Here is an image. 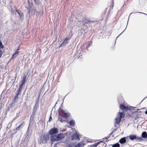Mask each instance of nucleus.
<instances>
[{
  "label": "nucleus",
  "mask_w": 147,
  "mask_h": 147,
  "mask_svg": "<svg viewBox=\"0 0 147 147\" xmlns=\"http://www.w3.org/2000/svg\"><path fill=\"white\" fill-rule=\"evenodd\" d=\"M58 132V129L55 127H54L51 129L49 131V134L52 135L55 134H57Z\"/></svg>",
  "instance_id": "1"
},
{
  "label": "nucleus",
  "mask_w": 147,
  "mask_h": 147,
  "mask_svg": "<svg viewBox=\"0 0 147 147\" xmlns=\"http://www.w3.org/2000/svg\"><path fill=\"white\" fill-rule=\"evenodd\" d=\"M145 113L146 114H147V110L145 111Z\"/></svg>",
  "instance_id": "41"
},
{
  "label": "nucleus",
  "mask_w": 147,
  "mask_h": 147,
  "mask_svg": "<svg viewBox=\"0 0 147 147\" xmlns=\"http://www.w3.org/2000/svg\"><path fill=\"white\" fill-rule=\"evenodd\" d=\"M17 55H16L15 53H14L12 55V58L13 59H15Z\"/></svg>",
  "instance_id": "30"
},
{
  "label": "nucleus",
  "mask_w": 147,
  "mask_h": 147,
  "mask_svg": "<svg viewBox=\"0 0 147 147\" xmlns=\"http://www.w3.org/2000/svg\"><path fill=\"white\" fill-rule=\"evenodd\" d=\"M87 142H90V141H88V140H87Z\"/></svg>",
  "instance_id": "43"
},
{
  "label": "nucleus",
  "mask_w": 147,
  "mask_h": 147,
  "mask_svg": "<svg viewBox=\"0 0 147 147\" xmlns=\"http://www.w3.org/2000/svg\"><path fill=\"white\" fill-rule=\"evenodd\" d=\"M142 138L144 139H146L147 138V133L146 131H143L142 134Z\"/></svg>",
  "instance_id": "18"
},
{
  "label": "nucleus",
  "mask_w": 147,
  "mask_h": 147,
  "mask_svg": "<svg viewBox=\"0 0 147 147\" xmlns=\"http://www.w3.org/2000/svg\"><path fill=\"white\" fill-rule=\"evenodd\" d=\"M29 3V1H28V4L29 5V3Z\"/></svg>",
  "instance_id": "44"
},
{
  "label": "nucleus",
  "mask_w": 147,
  "mask_h": 147,
  "mask_svg": "<svg viewBox=\"0 0 147 147\" xmlns=\"http://www.w3.org/2000/svg\"><path fill=\"white\" fill-rule=\"evenodd\" d=\"M57 103V102H56V104H56Z\"/></svg>",
  "instance_id": "48"
},
{
  "label": "nucleus",
  "mask_w": 147,
  "mask_h": 147,
  "mask_svg": "<svg viewBox=\"0 0 147 147\" xmlns=\"http://www.w3.org/2000/svg\"><path fill=\"white\" fill-rule=\"evenodd\" d=\"M69 123L70 126H73L75 124V122L74 120L72 119L69 122Z\"/></svg>",
  "instance_id": "19"
},
{
  "label": "nucleus",
  "mask_w": 147,
  "mask_h": 147,
  "mask_svg": "<svg viewBox=\"0 0 147 147\" xmlns=\"http://www.w3.org/2000/svg\"><path fill=\"white\" fill-rule=\"evenodd\" d=\"M85 145L82 142H80L76 145L74 147H82Z\"/></svg>",
  "instance_id": "12"
},
{
  "label": "nucleus",
  "mask_w": 147,
  "mask_h": 147,
  "mask_svg": "<svg viewBox=\"0 0 147 147\" xmlns=\"http://www.w3.org/2000/svg\"><path fill=\"white\" fill-rule=\"evenodd\" d=\"M59 113H61L63 114L64 113V111L62 109H61L60 108H59Z\"/></svg>",
  "instance_id": "25"
},
{
  "label": "nucleus",
  "mask_w": 147,
  "mask_h": 147,
  "mask_svg": "<svg viewBox=\"0 0 147 147\" xmlns=\"http://www.w3.org/2000/svg\"><path fill=\"white\" fill-rule=\"evenodd\" d=\"M54 147H57V144H55V145L54 146Z\"/></svg>",
  "instance_id": "40"
},
{
  "label": "nucleus",
  "mask_w": 147,
  "mask_h": 147,
  "mask_svg": "<svg viewBox=\"0 0 147 147\" xmlns=\"http://www.w3.org/2000/svg\"><path fill=\"white\" fill-rule=\"evenodd\" d=\"M42 139L45 142H47L48 140L49 139V135L48 134L43 135L42 136Z\"/></svg>",
  "instance_id": "11"
},
{
  "label": "nucleus",
  "mask_w": 147,
  "mask_h": 147,
  "mask_svg": "<svg viewBox=\"0 0 147 147\" xmlns=\"http://www.w3.org/2000/svg\"><path fill=\"white\" fill-rule=\"evenodd\" d=\"M28 12H30V10H28Z\"/></svg>",
  "instance_id": "47"
},
{
  "label": "nucleus",
  "mask_w": 147,
  "mask_h": 147,
  "mask_svg": "<svg viewBox=\"0 0 147 147\" xmlns=\"http://www.w3.org/2000/svg\"><path fill=\"white\" fill-rule=\"evenodd\" d=\"M51 140L53 142L55 141H57V138L56 135H53L51 137Z\"/></svg>",
  "instance_id": "8"
},
{
  "label": "nucleus",
  "mask_w": 147,
  "mask_h": 147,
  "mask_svg": "<svg viewBox=\"0 0 147 147\" xmlns=\"http://www.w3.org/2000/svg\"><path fill=\"white\" fill-rule=\"evenodd\" d=\"M64 115L66 116V117H67L70 116V114L69 113H63Z\"/></svg>",
  "instance_id": "27"
},
{
  "label": "nucleus",
  "mask_w": 147,
  "mask_h": 147,
  "mask_svg": "<svg viewBox=\"0 0 147 147\" xmlns=\"http://www.w3.org/2000/svg\"><path fill=\"white\" fill-rule=\"evenodd\" d=\"M56 135L58 141L63 138L64 137L63 135L61 133L59 134Z\"/></svg>",
  "instance_id": "13"
},
{
  "label": "nucleus",
  "mask_w": 147,
  "mask_h": 147,
  "mask_svg": "<svg viewBox=\"0 0 147 147\" xmlns=\"http://www.w3.org/2000/svg\"><path fill=\"white\" fill-rule=\"evenodd\" d=\"M19 50V49H17L14 53H15L16 55H18L19 53V52L18 51Z\"/></svg>",
  "instance_id": "31"
},
{
  "label": "nucleus",
  "mask_w": 147,
  "mask_h": 147,
  "mask_svg": "<svg viewBox=\"0 0 147 147\" xmlns=\"http://www.w3.org/2000/svg\"><path fill=\"white\" fill-rule=\"evenodd\" d=\"M142 137H137V138L136 139H137V140H139V141H141L142 140Z\"/></svg>",
  "instance_id": "34"
},
{
  "label": "nucleus",
  "mask_w": 147,
  "mask_h": 147,
  "mask_svg": "<svg viewBox=\"0 0 147 147\" xmlns=\"http://www.w3.org/2000/svg\"><path fill=\"white\" fill-rule=\"evenodd\" d=\"M78 139L79 140H80L79 138V135L77 132H76L75 133L73 134L71 136L72 140H75Z\"/></svg>",
  "instance_id": "3"
},
{
  "label": "nucleus",
  "mask_w": 147,
  "mask_h": 147,
  "mask_svg": "<svg viewBox=\"0 0 147 147\" xmlns=\"http://www.w3.org/2000/svg\"><path fill=\"white\" fill-rule=\"evenodd\" d=\"M131 13L130 14V15H131Z\"/></svg>",
  "instance_id": "49"
},
{
  "label": "nucleus",
  "mask_w": 147,
  "mask_h": 147,
  "mask_svg": "<svg viewBox=\"0 0 147 147\" xmlns=\"http://www.w3.org/2000/svg\"><path fill=\"white\" fill-rule=\"evenodd\" d=\"M113 132L112 133H111V134H110V135H111Z\"/></svg>",
  "instance_id": "46"
},
{
  "label": "nucleus",
  "mask_w": 147,
  "mask_h": 147,
  "mask_svg": "<svg viewBox=\"0 0 147 147\" xmlns=\"http://www.w3.org/2000/svg\"><path fill=\"white\" fill-rule=\"evenodd\" d=\"M2 54V52L1 50H0V58L1 57V56Z\"/></svg>",
  "instance_id": "35"
},
{
  "label": "nucleus",
  "mask_w": 147,
  "mask_h": 147,
  "mask_svg": "<svg viewBox=\"0 0 147 147\" xmlns=\"http://www.w3.org/2000/svg\"><path fill=\"white\" fill-rule=\"evenodd\" d=\"M24 85H23L20 84L19 85V88L18 89V90L21 91L22 90V89L23 88V87H24Z\"/></svg>",
  "instance_id": "22"
},
{
  "label": "nucleus",
  "mask_w": 147,
  "mask_h": 147,
  "mask_svg": "<svg viewBox=\"0 0 147 147\" xmlns=\"http://www.w3.org/2000/svg\"><path fill=\"white\" fill-rule=\"evenodd\" d=\"M68 39L67 38H65L64 41L60 45L59 47H64L66 45L68 42Z\"/></svg>",
  "instance_id": "10"
},
{
  "label": "nucleus",
  "mask_w": 147,
  "mask_h": 147,
  "mask_svg": "<svg viewBox=\"0 0 147 147\" xmlns=\"http://www.w3.org/2000/svg\"><path fill=\"white\" fill-rule=\"evenodd\" d=\"M18 98V95L16 94L14 100V101H17Z\"/></svg>",
  "instance_id": "26"
},
{
  "label": "nucleus",
  "mask_w": 147,
  "mask_h": 147,
  "mask_svg": "<svg viewBox=\"0 0 147 147\" xmlns=\"http://www.w3.org/2000/svg\"><path fill=\"white\" fill-rule=\"evenodd\" d=\"M126 140L125 138H122L120 139L119 141V142L121 144H123L126 142Z\"/></svg>",
  "instance_id": "14"
},
{
  "label": "nucleus",
  "mask_w": 147,
  "mask_h": 147,
  "mask_svg": "<svg viewBox=\"0 0 147 147\" xmlns=\"http://www.w3.org/2000/svg\"><path fill=\"white\" fill-rule=\"evenodd\" d=\"M21 91L18 90H17L16 91V94L18 95L21 93Z\"/></svg>",
  "instance_id": "28"
},
{
  "label": "nucleus",
  "mask_w": 147,
  "mask_h": 147,
  "mask_svg": "<svg viewBox=\"0 0 147 147\" xmlns=\"http://www.w3.org/2000/svg\"><path fill=\"white\" fill-rule=\"evenodd\" d=\"M0 47L2 48L3 47V46L1 41H0Z\"/></svg>",
  "instance_id": "32"
},
{
  "label": "nucleus",
  "mask_w": 147,
  "mask_h": 147,
  "mask_svg": "<svg viewBox=\"0 0 147 147\" xmlns=\"http://www.w3.org/2000/svg\"><path fill=\"white\" fill-rule=\"evenodd\" d=\"M34 1H36V0H34Z\"/></svg>",
  "instance_id": "50"
},
{
  "label": "nucleus",
  "mask_w": 147,
  "mask_h": 147,
  "mask_svg": "<svg viewBox=\"0 0 147 147\" xmlns=\"http://www.w3.org/2000/svg\"><path fill=\"white\" fill-rule=\"evenodd\" d=\"M27 76L26 75H24L22 77V79L21 81V84L24 85L26 81Z\"/></svg>",
  "instance_id": "7"
},
{
  "label": "nucleus",
  "mask_w": 147,
  "mask_h": 147,
  "mask_svg": "<svg viewBox=\"0 0 147 147\" xmlns=\"http://www.w3.org/2000/svg\"><path fill=\"white\" fill-rule=\"evenodd\" d=\"M121 119V118H119L118 116H117V117L115 118V126H116V124H118L120 123Z\"/></svg>",
  "instance_id": "15"
},
{
  "label": "nucleus",
  "mask_w": 147,
  "mask_h": 147,
  "mask_svg": "<svg viewBox=\"0 0 147 147\" xmlns=\"http://www.w3.org/2000/svg\"><path fill=\"white\" fill-rule=\"evenodd\" d=\"M23 126V123L20 124L19 126L16 128V131L20 130V129L22 128Z\"/></svg>",
  "instance_id": "20"
},
{
  "label": "nucleus",
  "mask_w": 147,
  "mask_h": 147,
  "mask_svg": "<svg viewBox=\"0 0 147 147\" xmlns=\"http://www.w3.org/2000/svg\"><path fill=\"white\" fill-rule=\"evenodd\" d=\"M16 11L18 13V14L19 16L20 19L22 20H24V15L23 13L19 9H16Z\"/></svg>",
  "instance_id": "2"
},
{
  "label": "nucleus",
  "mask_w": 147,
  "mask_h": 147,
  "mask_svg": "<svg viewBox=\"0 0 147 147\" xmlns=\"http://www.w3.org/2000/svg\"><path fill=\"white\" fill-rule=\"evenodd\" d=\"M129 139L132 140H134L137 138V137L136 135H130L129 136Z\"/></svg>",
  "instance_id": "16"
},
{
  "label": "nucleus",
  "mask_w": 147,
  "mask_h": 147,
  "mask_svg": "<svg viewBox=\"0 0 147 147\" xmlns=\"http://www.w3.org/2000/svg\"><path fill=\"white\" fill-rule=\"evenodd\" d=\"M120 108L122 110H125L126 111H127L129 109L128 107L125 106L123 104L120 105Z\"/></svg>",
  "instance_id": "6"
},
{
  "label": "nucleus",
  "mask_w": 147,
  "mask_h": 147,
  "mask_svg": "<svg viewBox=\"0 0 147 147\" xmlns=\"http://www.w3.org/2000/svg\"><path fill=\"white\" fill-rule=\"evenodd\" d=\"M58 120L61 122H63L65 121V117L61 114L59 113Z\"/></svg>",
  "instance_id": "5"
},
{
  "label": "nucleus",
  "mask_w": 147,
  "mask_h": 147,
  "mask_svg": "<svg viewBox=\"0 0 147 147\" xmlns=\"http://www.w3.org/2000/svg\"><path fill=\"white\" fill-rule=\"evenodd\" d=\"M17 101H14V100L12 102L11 104L10 107L11 109H15L17 107L18 104Z\"/></svg>",
  "instance_id": "4"
},
{
  "label": "nucleus",
  "mask_w": 147,
  "mask_h": 147,
  "mask_svg": "<svg viewBox=\"0 0 147 147\" xmlns=\"http://www.w3.org/2000/svg\"><path fill=\"white\" fill-rule=\"evenodd\" d=\"M109 138V137H105L104 138H103V139L104 140H107Z\"/></svg>",
  "instance_id": "36"
},
{
  "label": "nucleus",
  "mask_w": 147,
  "mask_h": 147,
  "mask_svg": "<svg viewBox=\"0 0 147 147\" xmlns=\"http://www.w3.org/2000/svg\"><path fill=\"white\" fill-rule=\"evenodd\" d=\"M25 7H26L27 8H28V5L27 6H25Z\"/></svg>",
  "instance_id": "42"
},
{
  "label": "nucleus",
  "mask_w": 147,
  "mask_h": 147,
  "mask_svg": "<svg viewBox=\"0 0 147 147\" xmlns=\"http://www.w3.org/2000/svg\"><path fill=\"white\" fill-rule=\"evenodd\" d=\"M118 116L119 118H121H121H123L125 116V114H124V113L123 112H119V113L118 115Z\"/></svg>",
  "instance_id": "17"
},
{
  "label": "nucleus",
  "mask_w": 147,
  "mask_h": 147,
  "mask_svg": "<svg viewBox=\"0 0 147 147\" xmlns=\"http://www.w3.org/2000/svg\"><path fill=\"white\" fill-rule=\"evenodd\" d=\"M120 145L118 143L113 144L112 147H120Z\"/></svg>",
  "instance_id": "24"
},
{
  "label": "nucleus",
  "mask_w": 147,
  "mask_h": 147,
  "mask_svg": "<svg viewBox=\"0 0 147 147\" xmlns=\"http://www.w3.org/2000/svg\"><path fill=\"white\" fill-rule=\"evenodd\" d=\"M74 146V144H69L68 147H73Z\"/></svg>",
  "instance_id": "33"
},
{
  "label": "nucleus",
  "mask_w": 147,
  "mask_h": 147,
  "mask_svg": "<svg viewBox=\"0 0 147 147\" xmlns=\"http://www.w3.org/2000/svg\"><path fill=\"white\" fill-rule=\"evenodd\" d=\"M17 55H16L15 53H14L12 55V58L13 59H15Z\"/></svg>",
  "instance_id": "29"
},
{
  "label": "nucleus",
  "mask_w": 147,
  "mask_h": 147,
  "mask_svg": "<svg viewBox=\"0 0 147 147\" xmlns=\"http://www.w3.org/2000/svg\"><path fill=\"white\" fill-rule=\"evenodd\" d=\"M92 44V42L91 41L88 42L86 44V48L88 49L91 46Z\"/></svg>",
  "instance_id": "21"
},
{
  "label": "nucleus",
  "mask_w": 147,
  "mask_h": 147,
  "mask_svg": "<svg viewBox=\"0 0 147 147\" xmlns=\"http://www.w3.org/2000/svg\"><path fill=\"white\" fill-rule=\"evenodd\" d=\"M84 22L85 23H84L83 24L85 25H86L87 28L88 27V26H90V24H91L92 23H93L92 21H91L88 20H86L84 21Z\"/></svg>",
  "instance_id": "9"
},
{
  "label": "nucleus",
  "mask_w": 147,
  "mask_h": 147,
  "mask_svg": "<svg viewBox=\"0 0 147 147\" xmlns=\"http://www.w3.org/2000/svg\"><path fill=\"white\" fill-rule=\"evenodd\" d=\"M102 142V141L100 142H98V143H96L94 144H93L92 145L90 146V147H96L98 144H99L100 142Z\"/></svg>",
  "instance_id": "23"
},
{
  "label": "nucleus",
  "mask_w": 147,
  "mask_h": 147,
  "mask_svg": "<svg viewBox=\"0 0 147 147\" xmlns=\"http://www.w3.org/2000/svg\"><path fill=\"white\" fill-rule=\"evenodd\" d=\"M52 117L51 116V115L49 117V121H51V120H52Z\"/></svg>",
  "instance_id": "38"
},
{
  "label": "nucleus",
  "mask_w": 147,
  "mask_h": 147,
  "mask_svg": "<svg viewBox=\"0 0 147 147\" xmlns=\"http://www.w3.org/2000/svg\"><path fill=\"white\" fill-rule=\"evenodd\" d=\"M123 138H125V140H126V139H128L129 138V136H127L126 137H124Z\"/></svg>",
  "instance_id": "37"
},
{
  "label": "nucleus",
  "mask_w": 147,
  "mask_h": 147,
  "mask_svg": "<svg viewBox=\"0 0 147 147\" xmlns=\"http://www.w3.org/2000/svg\"><path fill=\"white\" fill-rule=\"evenodd\" d=\"M137 13H143V14H146L145 13H143V12H137Z\"/></svg>",
  "instance_id": "39"
},
{
  "label": "nucleus",
  "mask_w": 147,
  "mask_h": 147,
  "mask_svg": "<svg viewBox=\"0 0 147 147\" xmlns=\"http://www.w3.org/2000/svg\"><path fill=\"white\" fill-rule=\"evenodd\" d=\"M124 31H123V32L119 34V35H120V34H122V33L123 32H124Z\"/></svg>",
  "instance_id": "45"
}]
</instances>
